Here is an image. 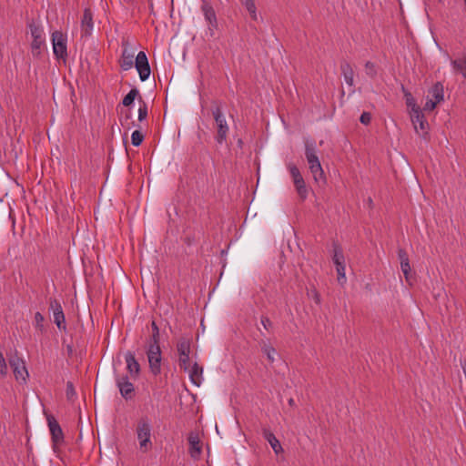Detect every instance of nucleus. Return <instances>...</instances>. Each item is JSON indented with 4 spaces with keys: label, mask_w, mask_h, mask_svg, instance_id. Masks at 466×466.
Here are the masks:
<instances>
[{
    "label": "nucleus",
    "mask_w": 466,
    "mask_h": 466,
    "mask_svg": "<svg viewBox=\"0 0 466 466\" xmlns=\"http://www.w3.org/2000/svg\"><path fill=\"white\" fill-rule=\"evenodd\" d=\"M305 157L313 179L316 182L324 181L325 174L318 156V149L315 141H306Z\"/></svg>",
    "instance_id": "nucleus-1"
},
{
    "label": "nucleus",
    "mask_w": 466,
    "mask_h": 466,
    "mask_svg": "<svg viewBox=\"0 0 466 466\" xmlns=\"http://www.w3.org/2000/svg\"><path fill=\"white\" fill-rule=\"evenodd\" d=\"M137 439L138 441L139 451L147 453L153 446L151 436H152V424L147 417L141 418L136 428Z\"/></svg>",
    "instance_id": "nucleus-2"
},
{
    "label": "nucleus",
    "mask_w": 466,
    "mask_h": 466,
    "mask_svg": "<svg viewBox=\"0 0 466 466\" xmlns=\"http://www.w3.org/2000/svg\"><path fill=\"white\" fill-rule=\"evenodd\" d=\"M211 113L215 121L217 135L215 140L218 144H224L229 133V126L227 122L226 116L219 106H213Z\"/></svg>",
    "instance_id": "nucleus-3"
},
{
    "label": "nucleus",
    "mask_w": 466,
    "mask_h": 466,
    "mask_svg": "<svg viewBox=\"0 0 466 466\" xmlns=\"http://www.w3.org/2000/svg\"><path fill=\"white\" fill-rule=\"evenodd\" d=\"M146 353L151 373L155 376L160 374L162 351L159 343H147Z\"/></svg>",
    "instance_id": "nucleus-4"
},
{
    "label": "nucleus",
    "mask_w": 466,
    "mask_h": 466,
    "mask_svg": "<svg viewBox=\"0 0 466 466\" xmlns=\"http://www.w3.org/2000/svg\"><path fill=\"white\" fill-rule=\"evenodd\" d=\"M288 169L290 173L297 194L301 200H305L309 196V187H307L299 169L291 163L288 165Z\"/></svg>",
    "instance_id": "nucleus-5"
},
{
    "label": "nucleus",
    "mask_w": 466,
    "mask_h": 466,
    "mask_svg": "<svg viewBox=\"0 0 466 466\" xmlns=\"http://www.w3.org/2000/svg\"><path fill=\"white\" fill-rule=\"evenodd\" d=\"M177 350L178 352L179 367L184 370H187L190 360L191 339L188 338L179 339L177 344Z\"/></svg>",
    "instance_id": "nucleus-6"
},
{
    "label": "nucleus",
    "mask_w": 466,
    "mask_h": 466,
    "mask_svg": "<svg viewBox=\"0 0 466 466\" xmlns=\"http://www.w3.org/2000/svg\"><path fill=\"white\" fill-rule=\"evenodd\" d=\"M30 34L33 38L31 43V49L33 56H39L41 53V49L44 47L46 44L45 40V33L43 28L40 26L31 24L29 25Z\"/></svg>",
    "instance_id": "nucleus-7"
},
{
    "label": "nucleus",
    "mask_w": 466,
    "mask_h": 466,
    "mask_svg": "<svg viewBox=\"0 0 466 466\" xmlns=\"http://www.w3.org/2000/svg\"><path fill=\"white\" fill-rule=\"evenodd\" d=\"M411 122L414 126L415 131L421 137H425L428 134V122L425 119L420 108L413 104L410 114Z\"/></svg>",
    "instance_id": "nucleus-8"
},
{
    "label": "nucleus",
    "mask_w": 466,
    "mask_h": 466,
    "mask_svg": "<svg viewBox=\"0 0 466 466\" xmlns=\"http://www.w3.org/2000/svg\"><path fill=\"white\" fill-rule=\"evenodd\" d=\"M8 361L10 367L13 370L15 380L20 383H26L29 373L25 367V361L16 355L9 358Z\"/></svg>",
    "instance_id": "nucleus-9"
},
{
    "label": "nucleus",
    "mask_w": 466,
    "mask_h": 466,
    "mask_svg": "<svg viewBox=\"0 0 466 466\" xmlns=\"http://www.w3.org/2000/svg\"><path fill=\"white\" fill-rule=\"evenodd\" d=\"M52 45L54 55L57 58H66L67 56L66 36L60 31H55L52 34Z\"/></svg>",
    "instance_id": "nucleus-10"
},
{
    "label": "nucleus",
    "mask_w": 466,
    "mask_h": 466,
    "mask_svg": "<svg viewBox=\"0 0 466 466\" xmlns=\"http://www.w3.org/2000/svg\"><path fill=\"white\" fill-rule=\"evenodd\" d=\"M49 309L53 313L54 323L60 330L66 331V318L61 303L56 299H50Z\"/></svg>",
    "instance_id": "nucleus-11"
},
{
    "label": "nucleus",
    "mask_w": 466,
    "mask_h": 466,
    "mask_svg": "<svg viewBox=\"0 0 466 466\" xmlns=\"http://www.w3.org/2000/svg\"><path fill=\"white\" fill-rule=\"evenodd\" d=\"M135 66L141 81L148 79L151 70L147 56L144 51H140L135 58Z\"/></svg>",
    "instance_id": "nucleus-12"
},
{
    "label": "nucleus",
    "mask_w": 466,
    "mask_h": 466,
    "mask_svg": "<svg viewBox=\"0 0 466 466\" xmlns=\"http://www.w3.org/2000/svg\"><path fill=\"white\" fill-rule=\"evenodd\" d=\"M123 51L120 58V66L123 70L127 71L133 67L134 65V50L129 46L127 41L122 43Z\"/></svg>",
    "instance_id": "nucleus-13"
},
{
    "label": "nucleus",
    "mask_w": 466,
    "mask_h": 466,
    "mask_svg": "<svg viewBox=\"0 0 466 466\" xmlns=\"http://www.w3.org/2000/svg\"><path fill=\"white\" fill-rule=\"evenodd\" d=\"M47 422L54 445H61L64 442V433L59 423L54 417H48Z\"/></svg>",
    "instance_id": "nucleus-14"
},
{
    "label": "nucleus",
    "mask_w": 466,
    "mask_h": 466,
    "mask_svg": "<svg viewBox=\"0 0 466 466\" xmlns=\"http://www.w3.org/2000/svg\"><path fill=\"white\" fill-rule=\"evenodd\" d=\"M116 385L123 398L126 400L132 398L135 388L133 383L129 381V378L127 376L118 377L116 379Z\"/></svg>",
    "instance_id": "nucleus-15"
},
{
    "label": "nucleus",
    "mask_w": 466,
    "mask_h": 466,
    "mask_svg": "<svg viewBox=\"0 0 466 466\" xmlns=\"http://www.w3.org/2000/svg\"><path fill=\"white\" fill-rule=\"evenodd\" d=\"M188 452L194 460H198L202 452V446L200 443L199 436L198 432H190L188 435Z\"/></svg>",
    "instance_id": "nucleus-16"
},
{
    "label": "nucleus",
    "mask_w": 466,
    "mask_h": 466,
    "mask_svg": "<svg viewBox=\"0 0 466 466\" xmlns=\"http://www.w3.org/2000/svg\"><path fill=\"white\" fill-rule=\"evenodd\" d=\"M125 361L127 364V370L132 379H137L140 372V365L135 358V354L127 351L125 354Z\"/></svg>",
    "instance_id": "nucleus-17"
},
{
    "label": "nucleus",
    "mask_w": 466,
    "mask_h": 466,
    "mask_svg": "<svg viewBox=\"0 0 466 466\" xmlns=\"http://www.w3.org/2000/svg\"><path fill=\"white\" fill-rule=\"evenodd\" d=\"M186 371L188 372L191 382L194 385L199 387L203 381V368L197 362H195L192 366H190L189 363L188 370Z\"/></svg>",
    "instance_id": "nucleus-18"
},
{
    "label": "nucleus",
    "mask_w": 466,
    "mask_h": 466,
    "mask_svg": "<svg viewBox=\"0 0 466 466\" xmlns=\"http://www.w3.org/2000/svg\"><path fill=\"white\" fill-rule=\"evenodd\" d=\"M262 435L264 439L269 443L272 450L277 455L283 452V448L279 441L276 438L274 433L268 428L262 429Z\"/></svg>",
    "instance_id": "nucleus-19"
},
{
    "label": "nucleus",
    "mask_w": 466,
    "mask_h": 466,
    "mask_svg": "<svg viewBox=\"0 0 466 466\" xmlns=\"http://www.w3.org/2000/svg\"><path fill=\"white\" fill-rule=\"evenodd\" d=\"M93 26H94V24H93L92 12L89 9H85L83 17L81 20V30H82L83 35H86V36L90 35L91 32L93 30Z\"/></svg>",
    "instance_id": "nucleus-20"
},
{
    "label": "nucleus",
    "mask_w": 466,
    "mask_h": 466,
    "mask_svg": "<svg viewBox=\"0 0 466 466\" xmlns=\"http://www.w3.org/2000/svg\"><path fill=\"white\" fill-rule=\"evenodd\" d=\"M340 72L344 78L345 83L350 86L354 87V70L351 66V65L347 62L343 61L340 64Z\"/></svg>",
    "instance_id": "nucleus-21"
},
{
    "label": "nucleus",
    "mask_w": 466,
    "mask_h": 466,
    "mask_svg": "<svg viewBox=\"0 0 466 466\" xmlns=\"http://www.w3.org/2000/svg\"><path fill=\"white\" fill-rule=\"evenodd\" d=\"M262 353L267 357L269 363H273L278 357L277 350L272 346L269 340L262 339L259 342Z\"/></svg>",
    "instance_id": "nucleus-22"
},
{
    "label": "nucleus",
    "mask_w": 466,
    "mask_h": 466,
    "mask_svg": "<svg viewBox=\"0 0 466 466\" xmlns=\"http://www.w3.org/2000/svg\"><path fill=\"white\" fill-rule=\"evenodd\" d=\"M201 10L205 16L206 21L209 25V28H216L218 25L217 16L214 8L208 3L203 4Z\"/></svg>",
    "instance_id": "nucleus-23"
},
{
    "label": "nucleus",
    "mask_w": 466,
    "mask_h": 466,
    "mask_svg": "<svg viewBox=\"0 0 466 466\" xmlns=\"http://www.w3.org/2000/svg\"><path fill=\"white\" fill-rule=\"evenodd\" d=\"M430 98H432L435 103L440 104L444 101V87L441 82L435 83L429 90Z\"/></svg>",
    "instance_id": "nucleus-24"
},
{
    "label": "nucleus",
    "mask_w": 466,
    "mask_h": 466,
    "mask_svg": "<svg viewBox=\"0 0 466 466\" xmlns=\"http://www.w3.org/2000/svg\"><path fill=\"white\" fill-rule=\"evenodd\" d=\"M451 66L454 73H459L464 78H466V56L463 58L451 60Z\"/></svg>",
    "instance_id": "nucleus-25"
},
{
    "label": "nucleus",
    "mask_w": 466,
    "mask_h": 466,
    "mask_svg": "<svg viewBox=\"0 0 466 466\" xmlns=\"http://www.w3.org/2000/svg\"><path fill=\"white\" fill-rule=\"evenodd\" d=\"M139 96V91L137 88H132L123 98L122 105L125 106H131L135 99Z\"/></svg>",
    "instance_id": "nucleus-26"
},
{
    "label": "nucleus",
    "mask_w": 466,
    "mask_h": 466,
    "mask_svg": "<svg viewBox=\"0 0 466 466\" xmlns=\"http://www.w3.org/2000/svg\"><path fill=\"white\" fill-rule=\"evenodd\" d=\"M242 5L245 6L247 11L249 13L253 20H258L257 6L254 0H243Z\"/></svg>",
    "instance_id": "nucleus-27"
},
{
    "label": "nucleus",
    "mask_w": 466,
    "mask_h": 466,
    "mask_svg": "<svg viewBox=\"0 0 466 466\" xmlns=\"http://www.w3.org/2000/svg\"><path fill=\"white\" fill-rule=\"evenodd\" d=\"M333 251L334 253L332 259L335 266L345 263L344 254L339 245H334Z\"/></svg>",
    "instance_id": "nucleus-28"
},
{
    "label": "nucleus",
    "mask_w": 466,
    "mask_h": 466,
    "mask_svg": "<svg viewBox=\"0 0 466 466\" xmlns=\"http://www.w3.org/2000/svg\"><path fill=\"white\" fill-rule=\"evenodd\" d=\"M144 140V135L139 130H135L131 134V142L135 147H138Z\"/></svg>",
    "instance_id": "nucleus-29"
},
{
    "label": "nucleus",
    "mask_w": 466,
    "mask_h": 466,
    "mask_svg": "<svg viewBox=\"0 0 466 466\" xmlns=\"http://www.w3.org/2000/svg\"><path fill=\"white\" fill-rule=\"evenodd\" d=\"M139 108H138V120L140 122L144 121L147 116V106L145 101L141 98L139 99Z\"/></svg>",
    "instance_id": "nucleus-30"
},
{
    "label": "nucleus",
    "mask_w": 466,
    "mask_h": 466,
    "mask_svg": "<svg viewBox=\"0 0 466 466\" xmlns=\"http://www.w3.org/2000/svg\"><path fill=\"white\" fill-rule=\"evenodd\" d=\"M152 336L148 343H159V329L155 321L151 323Z\"/></svg>",
    "instance_id": "nucleus-31"
},
{
    "label": "nucleus",
    "mask_w": 466,
    "mask_h": 466,
    "mask_svg": "<svg viewBox=\"0 0 466 466\" xmlns=\"http://www.w3.org/2000/svg\"><path fill=\"white\" fill-rule=\"evenodd\" d=\"M336 270L338 273L339 282L344 283L346 281L345 263L337 265Z\"/></svg>",
    "instance_id": "nucleus-32"
},
{
    "label": "nucleus",
    "mask_w": 466,
    "mask_h": 466,
    "mask_svg": "<svg viewBox=\"0 0 466 466\" xmlns=\"http://www.w3.org/2000/svg\"><path fill=\"white\" fill-rule=\"evenodd\" d=\"M45 318L40 312L35 314V326L40 331L44 330Z\"/></svg>",
    "instance_id": "nucleus-33"
},
{
    "label": "nucleus",
    "mask_w": 466,
    "mask_h": 466,
    "mask_svg": "<svg viewBox=\"0 0 466 466\" xmlns=\"http://www.w3.org/2000/svg\"><path fill=\"white\" fill-rule=\"evenodd\" d=\"M8 373V367L3 353L0 351V375L5 377Z\"/></svg>",
    "instance_id": "nucleus-34"
},
{
    "label": "nucleus",
    "mask_w": 466,
    "mask_h": 466,
    "mask_svg": "<svg viewBox=\"0 0 466 466\" xmlns=\"http://www.w3.org/2000/svg\"><path fill=\"white\" fill-rule=\"evenodd\" d=\"M365 70H366V74L370 76V77H373L376 76V66H375V64L370 62V61H368L366 62L365 64Z\"/></svg>",
    "instance_id": "nucleus-35"
},
{
    "label": "nucleus",
    "mask_w": 466,
    "mask_h": 466,
    "mask_svg": "<svg viewBox=\"0 0 466 466\" xmlns=\"http://www.w3.org/2000/svg\"><path fill=\"white\" fill-rule=\"evenodd\" d=\"M66 394L68 400H73L76 396L75 387L71 381H67Z\"/></svg>",
    "instance_id": "nucleus-36"
},
{
    "label": "nucleus",
    "mask_w": 466,
    "mask_h": 466,
    "mask_svg": "<svg viewBox=\"0 0 466 466\" xmlns=\"http://www.w3.org/2000/svg\"><path fill=\"white\" fill-rule=\"evenodd\" d=\"M400 268H401L402 273L404 274L406 280L408 281L410 279V270H411L410 266V261L400 263Z\"/></svg>",
    "instance_id": "nucleus-37"
},
{
    "label": "nucleus",
    "mask_w": 466,
    "mask_h": 466,
    "mask_svg": "<svg viewBox=\"0 0 466 466\" xmlns=\"http://www.w3.org/2000/svg\"><path fill=\"white\" fill-rule=\"evenodd\" d=\"M438 104L435 103V101L432 98H430L427 96V101L424 105V110L426 111H432Z\"/></svg>",
    "instance_id": "nucleus-38"
},
{
    "label": "nucleus",
    "mask_w": 466,
    "mask_h": 466,
    "mask_svg": "<svg viewBox=\"0 0 466 466\" xmlns=\"http://www.w3.org/2000/svg\"><path fill=\"white\" fill-rule=\"evenodd\" d=\"M360 121L363 125H369L371 121V115L369 112H363L360 117Z\"/></svg>",
    "instance_id": "nucleus-39"
},
{
    "label": "nucleus",
    "mask_w": 466,
    "mask_h": 466,
    "mask_svg": "<svg viewBox=\"0 0 466 466\" xmlns=\"http://www.w3.org/2000/svg\"><path fill=\"white\" fill-rule=\"evenodd\" d=\"M398 257L400 263L410 261L407 252L402 248L398 250Z\"/></svg>",
    "instance_id": "nucleus-40"
},
{
    "label": "nucleus",
    "mask_w": 466,
    "mask_h": 466,
    "mask_svg": "<svg viewBox=\"0 0 466 466\" xmlns=\"http://www.w3.org/2000/svg\"><path fill=\"white\" fill-rule=\"evenodd\" d=\"M260 322L264 329L267 330H268L272 326V323L268 317H261Z\"/></svg>",
    "instance_id": "nucleus-41"
},
{
    "label": "nucleus",
    "mask_w": 466,
    "mask_h": 466,
    "mask_svg": "<svg viewBox=\"0 0 466 466\" xmlns=\"http://www.w3.org/2000/svg\"><path fill=\"white\" fill-rule=\"evenodd\" d=\"M130 117H131V113H129V114H127V115L126 116L125 120H121V121H120V122H121V126H122V127H125V125L127 124V120H128Z\"/></svg>",
    "instance_id": "nucleus-42"
},
{
    "label": "nucleus",
    "mask_w": 466,
    "mask_h": 466,
    "mask_svg": "<svg viewBox=\"0 0 466 466\" xmlns=\"http://www.w3.org/2000/svg\"><path fill=\"white\" fill-rule=\"evenodd\" d=\"M407 104H408V106H412L414 103H412L411 100L408 99L407 100Z\"/></svg>",
    "instance_id": "nucleus-43"
},
{
    "label": "nucleus",
    "mask_w": 466,
    "mask_h": 466,
    "mask_svg": "<svg viewBox=\"0 0 466 466\" xmlns=\"http://www.w3.org/2000/svg\"><path fill=\"white\" fill-rule=\"evenodd\" d=\"M289 404L292 406L294 404V400L293 399H289Z\"/></svg>",
    "instance_id": "nucleus-44"
},
{
    "label": "nucleus",
    "mask_w": 466,
    "mask_h": 466,
    "mask_svg": "<svg viewBox=\"0 0 466 466\" xmlns=\"http://www.w3.org/2000/svg\"><path fill=\"white\" fill-rule=\"evenodd\" d=\"M368 203H369L370 205H371V204H372V199H371L370 198H369V199H368Z\"/></svg>",
    "instance_id": "nucleus-45"
},
{
    "label": "nucleus",
    "mask_w": 466,
    "mask_h": 466,
    "mask_svg": "<svg viewBox=\"0 0 466 466\" xmlns=\"http://www.w3.org/2000/svg\"><path fill=\"white\" fill-rule=\"evenodd\" d=\"M464 4H465V5H466V0H464Z\"/></svg>",
    "instance_id": "nucleus-46"
},
{
    "label": "nucleus",
    "mask_w": 466,
    "mask_h": 466,
    "mask_svg": "<svg viewBox=\"0 0 466 466\" xmlns=\"http://www.w3.org/2000/svg\"><path fill=\"white\" fill-rule=\"evenodd\" d=\"M439 2H441V0H438Z\"/></svg>",
    "instance_id": "nucleus-47"
}]
</instances>
